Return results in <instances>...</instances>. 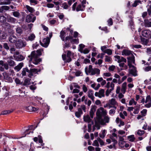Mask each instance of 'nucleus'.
I'll return each mask as SVG.
<instances>
[{"label":"nucleus","mask_w":151,"mask_h":151,"mask_svg":"<svg viewBox=\"0 0 151 151\" xmlns=\"http://www.w3.org/2000/svg\"><path fill=\"white\" fill-rule=\"evenodd\" d=\"M108 103L109 105L111 106L112 107H114V106H116V105H118L117 102L116 101L115 99L114 98H112L109 100Z\"/></svg>","instance_id":"nucleus-14"},{"label":"nucleus","mask_w":151,"mask_h":151,"mask_svg":"<svg viewBox=\"0 0 151 151\" xmlns=\"http://www.w3.org/2000/svg\"><path fill=\"white\" fill-rule=\"evenodd\" d=\"M141 1L139 0H137L135 1L134 3L133 4L132 6L133 7H136L138 5V3H141Z\"/></svg>","instance_id":"nucleus-53"},{"label":"nucleus","mask_w":151,"mask_h":151,"mask_svg":"<svg viewBox=\"0 0 151 151\" xmlns=\"http://www.w3.org/2000/svg\"><path fill=\"white\" fill-rule=\"evenodd\" d=\"M104 90L103 89H101L98 92H95V95L96 96H98L100 98H101L102 97H104Z\"/></svg>","instance_id":"nucleus-12"},{"label":"nucleus","mask_w":151,"mask_h":151,"mask_svg":"<svg viewBox=\"0 0 151 151\" xmlns=\"http://www.w3.org/2000/svg\"><path fill=\"white\" fill-rule=\"evenodd\" d=\"M27 72L29 74V73L30 71L27 68H24L22 73V76H26Z\"/></svg>","instance_id":"nucleus-28"},{"label":"nucleus","mask_w":151,"mask_h":151,"mask_svg":"<svg viewBox=\"0 0 151 151\" xmlns=\"http://www.w3.org/2000/svg\"><path fill=\"white\" fill-rule=\"evenodd\" d=\"M7 62L9 65L11 66H13L15 65L14 62L12 60H8Z\"/></svg>","instance_id":"nucleus-43"},{"label":"nucleus","mask_w":151,"mask_h":151,"mask_svg":"<svg viewBox=\"0 0 151 151\" xmlns=\"http://www.w3.org/2000/svg\"><path fill=\"white\" fill-rule=\"evenodd\" d=\"M6 18L3 16L0 17V21L1 22H4L6 21Z\"/></svg>","instance_id":"nucleus-45"},{"label":"nucleus","mask_w":151,"mask_h":151,"mask_svg":"<svg viewBox=\"0 0 151 151\" xmlns=\"http://www.w3.org/2000/svg\"><path fill=\"white\" fill-rule=\"evenodd\" d=\"M104 54H105L104 53V52H103V53H101L97 55V58H100L101 59H103L104 57Z\"/></svg>","instance_id":"nucleus-59"},{"label":"nucleus","mask_w":151,"mask_h":151,"mask_svg":"<svg viewBox=\"0 0 151 151\" xmlns=\"http://www.w3.org/2000/svg\"><path fill=\"white\" fill-rule=\"evenodd\" d=\"M82 113L83 112L81 109L79 108L78 111L75 113V115L77 117L79 118L81 116V115L82 114Z\"/></svg>","instance_id":"nucleus-27"},{"label":"nucleus","mask_w":151,"mask_h":151,"mask_svg":"<svg viewBox=\"0 0 151 151\" xmlns=\"http://www.w3.org/2000/svg\"><path fill=\"white\" fill-rule=\"evenodd\" d=\"M26 44V43L24 41H23L21 39H19L17 41L16 43V46L17 48H20L25 47Z\"/></svg>","instance_id":"nucleus-3"},{"label":"nucleus","mask_w":151,"mask_h":151,"mask_svg":"<svg viewBox=\"0 0 151 151\" xmlns=\"http://www.w3.org/2000/svg\"><path fill=\"white\" fill-rule=\"evenodd\" d=\"M107 114L106 110L104 109L103 107H101L98 109L96 112V115L97 116H101V115H106Z\"/></svg>","instance_id":"nucleus-4"},{"label":"nucleus","mask_w":151,"mask_h":151,"mask_svg":"<svg viewBox=\"0 0 151 151\" xmlns=\"http://www.w3.org/2000/svg\"><path fill=\"white\" fill-rule=\"evenodd\" d=\"M128 140L130 142H134L135 139L134 135H132L128 137Z\"/></svg>","instance_id":"nucleus-36"},{"label":"nucleus","mask_w":151,"mask_h":151,"mask_svg":"<svg viewBox=\"0 0 151 151\" xmlns=\"http://www.w3.org/2000/svg\"><path fill=\"white\" fill-rule=\"evenodd\" d=\"M106 131L105 129L102 130L99 134V137L102 138H104L106 135Z\"/></svg>","instance_id":"nucleus-30"},{"label":"nucleus","mask_w":151,"mask_h":151,"mask_svg":"<svg viewBox=\"0 0 151 151\" xmlns=\"http://www.w3.org/2000/svg\"><path fill=\"white\" fill-rule=\"evenodd\" d=\"M98 141V139L97 140H95L93 142L92 145L95 146H99V144Z\"/></svg>","instance_id":"nucleus-58"},{"label":"nucleus","mask_w":151,"mask_h":151,"mask_svg":"<svg viewBox=\"0 0 151 151\" xmlns=\"http://www.w3.org/2000/svg\"><path fill=\"white\" fill-rule=\"evenodd\" d=\"M37 127V126H36V127H34L33 125H31L30 126H29V129L26 130L25 132V133L27 134H29L30 132H29V130H34Z\"/></svg>","instance_id":"nucleus-23"},{"label":"nucleus","mask_w":151,"mask_h":151,"mask_svg":"<svg viewBox=\"0 0 151 151\" xmlns=\"http://www.w3.org/2000/svg\"><path fill=\"white\" fill-rule=\"evenodd\" d=\"M17 60L19 61H22L24 59V57L21 55H18L17 56Z\"/></svg>","instance_id":"nucleus-49"},{"label":"nucleus","mask_w":151,"mask_h":151,"mask_svg":"<svg viewBox=\"0 0 151 151\" xmlns=\"http://www.w3.org/2000/svg\"><path fill=\"white\" fill-rule=\"evenodd\" d=\"M93 95V91L92 90H90L88 91V97L90 98L92 101H94V97Z\"/></svg>","instance_id":"nucleus-18"},{"label":"nucleus","mask_w":151,"mask_h":151,"mask_svg":"<svg viewBox=\"0 0 151 151\" xmlns=\"http://www.w3.org/2000/svg\"><path fill=\"white\" fill-rule=\"evenodd\" d=\"M119 138V142H122L123 141H124V137H125V136H121L120 135H118V136Z\"/></svg>","instance_id":"nucleus-61"},{"label":"nucleus","mask_w":151,"mask_h":151,"mask_svg":"<svg viewBox=\"0 0 151 151\" xmlns=\"http://www.w3.org/2000/svg\"><path fill=\"white\" fill-rule=\"evenodd\" d=\"M111 73L109 72L104 73L103 75V76L104 79H106V77H111Z\"/></svg>","instance_id":"nucleus-38"},{"label":"nucleus","mask_w":151,"mask_h":151,"mask_svg":"<svg viewBox=\"0 0 151 151\" xmlns=\"http://www.w3.org/2000/svg\"><path fill=\"white\" fill-rule=\"evenodd\" d=\"M27 10L29 12L31 13H32L35 11L34 9L29 6L26 5L25 6Z\"/></svg>","instance_id":"nucleus-33"},{"label":"nucleus","mask_w":151,"mask_h":151,"mask_svg":"<svg viewBox=\"0 0 151 151\" xmlns=\"http://www.w3.org/2000/svg\"><path fill=\"white\" fill-rule=\"evenodd\" d=\"M125 143L126 142L124 141L122 142H119V146L121 147H124V145Z\"/></svg>","instance_id":"nucleus-48"},{"label":"nucleus","mask_w":151,"mask_h":151,"mask_svg":"<svg viewBox=\"0 0 151 151\" xmlns=\"http://www.w3.org/2000/svg\"><path fill=\"white\" fill-rule=\"evenodd\" d=\"M13 111H10V110H8V111H3L2 113L1 114L2 115H6L8 114L9 113H10L12 112Z\"/></svg>","instance_id":"nucleus-60"},{"label":"nucleus","mask_w":151,"mask_h":151,"mask_svg":"<svg viewBox=\"0 0 151 151\" xmlns=\"http://www.w3.org/2000/svg\"><path fill=\"white\" fill-rule=\"evenodd\" d=\"M147 112V110L146 109H143L141 111V113L142 116H144L145 115Z\"/></svg>","instance_id":"nucleus-64"},{"label":"nucleus","mask_w":151,"mask_h":151,"mask_svg":"<svg viewBox=\"0 0 151 151\" xmlns=\"http://www.w3.org/2000/svg\"><path fill=\"white\" fill-rule=\"evenodd\" d=\"M83 119L85 122L93 124V122L88 115L84 116Z\"/></svg>","instance_id":"nucleus-13"},{"label":"nucleus","mask_w":151,"mask_h":151,"mask_svg":"<svg viewBox=\"0 0 151 151\" xmlns=\"http://www.w3.org/2000/svg\"><path fill=\"white\" fill-rule=\"evenodd\" d=\"M145 132L144 131L139 130H138L137 134L139 135H141L144 134Z\"/></svg>","instance_id":"nucleus-62"},{"label":"nucleus","mask_w":151,"mask_h":151,"mask_svg":"<svg viewBox=\"0 0 151 151\" xmlns=\"http://www.w3.org/2000/svg\"><path fill=\"white\" fill-rule=\"evenodd\" d=\"M115 68V67L114 65H112L109 67L108 70L109 71H113L114 70Z\"/></svg>","instance_id":"nucleus-52"},{"label":"nucleus","mask_w":151,"mask_h":151,"mask_svg":"<svg viewBox=\"0 0 151 151\" xmlns=\"http://www.w3.org/2000/svg\"><path fill=\"white\" fill-rule=\"evenodd\" d=\"M148 102L151 103V96L150 95H148L146 97L145 101V103H146Z\"/></svg>","instance_id":"nucleus-40"},{"label":"nucleus","mask_w":151,"mask_h":151,"mask_svg":"<svg viewBox=\"0 0 151 151\" xmlns=\"http://www.w3.org/2000/svg\"><path fill=\"white\" fill-rule=\"evenodd\" d=\"M79 48H78V50L80 52H82L83 50V49L85 47V45L83 44H80L79 45Z\"/></svg>","instance_id":"nucleus-39"},{"label":"nucleus","mask_w":151,"mask_h":151,"mask_svg":"<svg viewBox=\"0 0 151 151\" xmlns=\"http://www.w3.org/2000/svg\"><path fill=\"white\" fill-rule=\"evenodd\" d=\"M129 17L130 19V21H129V25L131 27V28L132 29V27H134V23L132 20V17L129 16Z\"/></svg>","instance_id":"nucleus-41"},{"label":"nucleus","mask_w":151,"mask_h":151,"mask_svg":"<svg viewBox=\"0 0 151 151\" xmlns=\"http://www.w3.org/2000/svg\"><path fill=\"white\" fill-rule=\"evenodd\" d=\"M43 51L42 49H40L37 50L36 51H32L31 52L30 55L28 56V57H30V60L29 61H32V63L35 65L38 64L41 60V59L38 58V57L42 55V52Z\"/></svg>","instance_id":"nucleus-1"},{"label":"nucleus","mask_w":151,"mask_h":151,"mask_svg":"<svg viewBox=\"0 0 151 151\" xmlns=\"http://www.w3.org/2000/svg\"><path fill=\"white\" fill-rule=\"evenodd\" d=\"M36 17H34L32 14L27 15L26 17V21L28 22H33L35 20Z\"/></svg>","instance_id":"nucleus-9"},{"label":"nucleus","mask_w":151,"mask_h":151,"mask_svg":"<svg viewBox=\"0 0 151 151\" xmlns=\"http://www.w3.org/2000/svg\"><path fill=\"white\" fill-rule=\"evenodd\" d=\"M50 39L48 37L44 38L42 42H40L41 45L44 47H47L49 44Z\"/></svg>","instance_id":"nucleus-6"},{"label":"nucleus","mask_w":151,"mask_h":151,"mask_svg":"<svg viewBox=\"0 0 151 151\" xmlns=\"http://www.w3.org/2000/svg\"><path fill=\"white\" fill-rule=\"evenodd\" d=\"M16 31L17 33L21 34L22 33V30L21 28L18 27L16 29Z\"/></svg>","instance_id":"nucleus-54"},{"label":"nucleus","mask_w":151,"mask_h":151,"mask_svg":"<svg viewBox=\"0 0 151 151\" xmlns=\"http://www.w3.org/2000/svg\"><path fill=\"white\" fill-rule=\"evenodd\" d=\"M70 41L74 43L78 44L79 42L78 40L76 39H73L72 37V39H70Z\"/></svg>","instance_id":"nucleus-55"},{"label":"nucleus","mask_w":151,"mask_h":151,"mask_svg":"<svg viewBox=\"0 0 151 151\" xmlns=\"http://www.w3.org/2000/svg\"><path fill=\"white\" fill-rule=\"evenodd\" d=\"M151 32L149 30H145L142 31V35L145 37H147L151 35Z\"/></svg>","instance_id":"nucleus-15"},{"label":"nucleus","mask_w":151,"mask_h":151,"mask_svg":"<svg viewBox=\"0 0 151 151\" xmlns=\"http://www.w3.org/2000/svg\"><path fill=\"white\" fill-rule=\"evenodd\" d=\"M65 33L63 30H62L60 32V36L63 41H64V37L65 36Z\"/></svg>","instance_id":"nucleus-34"},{"label":"nucleus","mask_w":151,"mask_h":151,"mask_svg":"<svg viewBox=\"0 0 151 151\" xmlns=\"http://www.w3.org/2000/svg\"><path fill=\"white\" fill-rule=\"evenodd\" d=\"M29 71V73L28 74V76L30 78L31 77L33 76V73H37L38 72L37 69L35 68L31 69Z\"/></svg>","instance_id":"nucleus-21"},{"label":"nucleus","mask_w":151,"mask_h":151,"mask_svg":"<svg viewBox=\"0 0 151 151\" xmlns=\"http://www.w3.org/2000/svg\"><path fill=\"white\" fill-rule=\"evenodd\" d=\"M137 104V102L135 101L133 98H131L129 102V105L130 106L136 105Z\"/></svg>","instance_id":"nucleus-35"},{"label":"nucleus","mask_w":151,"mask_h":151,"mask_svg":"<svg viewBox=\"0 0 151 151\" xmlns=\"http://www.w3.org/2000/svg\"><path fill=\"white\" fill-rule=\"evenodd\" d=\"M23 65V63H20L14 68V69L16 70L17 71H18L22 68Z\"/></svg>","instance_id":"nucleus-26"},{"label":"nucleus","mask_w":151,"mask_h":151,"mask_svg":"<svg viewBox=\"0 0 151 151\" xmlns=\"http://www.w3.org/2000/svg\"><path fill=\"white\" fill-rule=\"evenodd\" d=\"M115 59V61H117L119 63L122 62H126V59L120 56L119 55H116L114 56Z\"/></svg>","instance_id":"nucleus-7"},{"label":"nucleus","mask_w":151,"mask_h":151,"mask_svg":"<svg viewBox=\"0 0 151 151\" xmlns=\"http://www.w3.org/2000/svg\"><path fill=\"white\" fill-rule=\"evenodd\" d=\"M127 88V83H124L122 85L121 91L123 93H124L126 91Z\"/></svg>","instance_id":"nucleus-24"},{"label":"nucleus","mask_w":151,"mask_h":151,"mask_svg":"<svg viewBox=\"0 0 151 151\" xmlns=\"http://www.w3.org/2000/svg\"><path fill=\"white\" fill-rule=\"evenodd\" d=\"M96 106L94 105L91 106V108L90 112V114L91 118H93V115L96 110Z\"/></svg>","instance_id":"nucleus-17"},{"label":"nucleus","mask_w":151,"mask_h":151,"mask_svg":"<svg viewBox=\"0 0 151 151\" xmlns=\"http://www.w3.org/2000/svg\"><path fill=\"white\" fill-rule=\"evenodd\" d=\"M62 57L63 60L66 62L69 63L71 60V57H67L65 54H63Z\"/></svg>","instance_id":"nucleus-20"},{"label":"nucleus","mask_w":151,"mask_h":151,"mask_svg":"<svg viewBox=\"0 0 151 151\" xmlns=\"http://www.w3.org/2000/svg\"><path fill=\"white\" fill-rule=\"evenodd\" d=\"M145 24L146 26L148 27H151V22L148 20H147L145 21Z\"/></svg>","instance_id":"nucleus-57"},{"label":"nucleus","mask_w":151,"mask_h":151,"mask_svg":"<svg viewBox=\"0 0 151 151\" xmlns=\"http://www.w3.org/2000/svg\"><path fill=\"white\" fill-rule=\"evenodd\" d=\"M9 40L11 42L14 43L16 41L17 38L15 36L13 35L9 37Z\"/></svg>","instance_id":"nucleus-25"},{"label":"nucleus","mask_w":151,"mask_h":151,"mask_svg":"<svg viewBox=\"0 0 151 151\" xmlns=\"http://www.w3.org/2000/svg\"><path fill=\"white\" fill-rule=\"evenodd\" d=\"M113 90L109 89H107L106 90V96H109V93L111 92L112 91H113Z\"/></svg>","instance_id":"nucleus-56"},{"label":"nucleus","mask_w":151,"mask_h":151,"mask_svg":"<svg viewBox=\"0 0 151 151\" xmlns=\"http://www.w3.org/2000/svg\"><path fill=\"white\" fill-rule=\"evenodd\" d=\"M117 132L118 134V135H122L125 134V132L122 130H119L117 131Z\"/></svg>","instance_id":"nucleus-50"},{"label":"nucleus","mask_w":151,"mask_h":151,"mask_svg":"<svg viewBox=\"0 0 151 151\" xmlns=\"http://www.w3.org/2000/svg\"><path fill=\"white\" fill-rule=\"evenodd\" d=\"M83 8L82 6L81 5H79L77 7L76 10L77 12L80 11H83Z\"/></svg>","instance_id":"nucleus-42"},{"label":"nucleus","mask_w":151,"mask_h":151,"mask_svg":"<svg viewBox=\"0 0 151 151\" xmlns=\"http://www.w3.org/2000/svg\"><path fill=\"white\" fill-rule=\"evenodd\" d=\"M3 1L2 2V4H9L10 3V0H3Z\"/></svg>","instance_id":"nucleus-51"},{"label":"nucleus","mask_w":151,"mask_h":151,"mask_svg":"<svg viewBox=\"0 0 151 151\" xmlns=\"http://www.w3.org/2000/svg\"><path fill=\"white\" fill-rule=\"evenodd\" d=\"M86 73L87 75H99L100 73V70L97 68H92L91 65L89 66L88 68L86 67L85 69Z\"/></svg>","instance_id":"nucleus-2"},{"label":"nucleus","mask_w":151,"mask_h":151,"mask_svg":"<svg viewBox=\"0 0 151 151\" xmlns=\"http://www.w3.org/2000/svg\"><path fill=\"white\" fill-rule=\"evenodd\" d=\"M132 69H130L129 71V73L134 76H137V74L136 68L134 66H132Z\"/></svg>","instance_id":"nucleus-16"},{"label":"nucleus","mask_w":151,"mask_h":151,"mask_svg":"<svg viewBox=\"0 0 151 151\" xmlns=\"http://www.w3.org/2000/svg\"><path fill=\"white\" fill-rule=\"evenodd\" d=\"M2 10H3V12L4 10H8L9 9V7L8 6H2Z\"/></svg>","instance_id":"nucleus-63"},{"label":"nucleus","mask_w":151,"mask_h":151,"mask_svg":"<svg viewBox=\"0 0 151 151\" xmlns=\"http://www.w3.org/2000/svg\"><path fill=\"white\" fill-rule=\"evenodd\" d=\"M105 60L106 62H110L111 60V58L110 57L106 55L105 57Z\"/></svg>","instance_id":"nucleus-46"},{"label":"nucleus","mask_w":151,"mask_h":151,"mask_svg":"<svg viewBox=\"0 0 151 151\" xmlns=\"http://www.w3.org/2000/svg\"><path fill=\"white\" fill-rule=\"evenodd\" d=\"M3 75L4 78L6 80H8L9 82H11L12 81V78L8 76V74L6 72L3 73Z\"/></svg>","instance_id":"nucleus-22"},{"label":"nucleus","mask_w":151,"mask_h":151,"mask_svg":"<svg viewBox=\"0 0 151 151\" xmlns=\"http://www.w3.org/2000/svg\"><path fill=\"white\" fill-rule=\"evenodd\" d=\"M112 131L113 132L112 133L110 137V138L111 140L114 142V143L116 144L117 142L116 139H114V137H115L116 139L118 137L117 136V134L115 133V132L116 131V129L115 128L113 129L112 130Z\"/></svg>","instance_id":"nucleus-8"},{"label":"nucleus","mask_w":151,"mask_h":151,"mask_svg":"<svg viewBox=\"0 0 151 151\" xmlns=\"http://www.w3.org/2000/svg\"><path fill=\"white\" fill-rule=\"evenodd\" d=\"M127 59L128 65L129 68H131L132 66H133L132 65V64L134 63V57L132 55L131 56L128 57Z\"/></svg>","instance_id":"nucleus-10"},{"label":"nucleus","mask_w":151,"mask_h":151,"mask_svg":"<svg viewBox=\"0 0 151 151\" xmlns=\"http://www.w3.org/2000/svg\"><path fill=\"white\" fill-rule=\"evenodd\" d=\"M113 109H111L109 112V114L110 115H113L115 113V110L116 109V106H114V107H112Z\"/></svg>","instance_id":"nucleus-31"},{"label":"nucleus","mask_w":151,"mask_h":151,"mask_svg":"<svg viewBox=\"0 0 151 151\" xmlns=\"http://www.w3.org/2000/svg\"><path fill=\"white\" fill-rule=\"evenodd\" d=\"M30 79L29 78H26L25 79L23 85L24 86H28L30 84Z\"/></svg>","instance_id":"nucleus-32"},{"label":"nucleus","mask_w":151,"mask_h":151,"mask_svg":"<svg viewBox=\"0 0 151 151\" xmlns=\"http://www.w3.org/2000/svg\"><path fill=\"white\" fill-rule=\"evenodd\" d=\"M106 46H101V51L109 55H111L112 54V51L111 50L109 49H107Z\"/></svg>","instance_id":"nucleus-5"},{"label":"nucleus","mask_w":151,"mask_h":151,"mask_svg":"<svg viewBox=\"0 0 151 151\" xmlns=\"http://www.w3.org/2000/svg\"><path fill=\"white\" fill-rule=\"evenodd\" d=\"M106 87L108 89L114 90V84L113 83V82L110 83V82H108L106 83Z\"/></svg>","instance_id":"nucleus-19"},{"label":"nucleus","mask_w":151,"mask_h":151,"mask_svg":"<svg viewBox=\"0 0 151 151\" xmlns=\"http://www.w3.org/2000/svg\"><path fill=\"white\" fill-rule=\"evenodd\" d=\"M131 54L130 51L126 50H123L122 52V55H129Z\"/></svg>","instance_id":"nucleus-29"},{"label":"nucleus","mask_w":151,"mask_h":151,"mask_svg":"<svg viewBox=\"0 0 151 151\" xmlns=\"http://www.w3.org/2000/svg\"><path fill=\"white\" fill-rule=\"evenodd\" d=\"M24 109L27 111L29 112H35L37 111L38 109V108H35L32 106H25Z\"/></svg>","instance_id":"nucleus-11"},{"label":"nucleus","mask_w":151,"mask_h":151,"mask_svg":"<svg viewBox=\"0 0 151 151\" xmlns=\"http://www.w3.org/2000/svg\"><path fill=\"white\" fill-rule=\"evenodd\" d=\"M8 21L11 23H14L15 22L16 20L10 16H8L7 17Z\"/></svg>","instance_id":"nucleus-37"},{"label":"nucleus","mask_w":151,"mask_h":151,"mask_svg":"<svg viewBox=\"0 0 151 151\" xmlns=\"http://www.w3.org/2000/svg\"><path fill=\"white\" fill-rule=\"evenodd\" d=\"M90 51V50L88 48H86L81 52V53H83L84 54H86L88 53Z\"/></svg>","instance_id":"nucleus-47"},{"label":"nucleus","mask_w":151,"mask_h":151,"mask_svg":"<svg viewBox=\"0 0 151 151\" xmlns=\"http://www.w3.org/2000/svg\"><path fill=\"white\" fill-rule=\"evenodd\" d=\"M35 37V36L34 34H32L28 37V40L32 41L34 40Z\"/></svg>","instance_id":"nucleus-44"}]
</instances>
